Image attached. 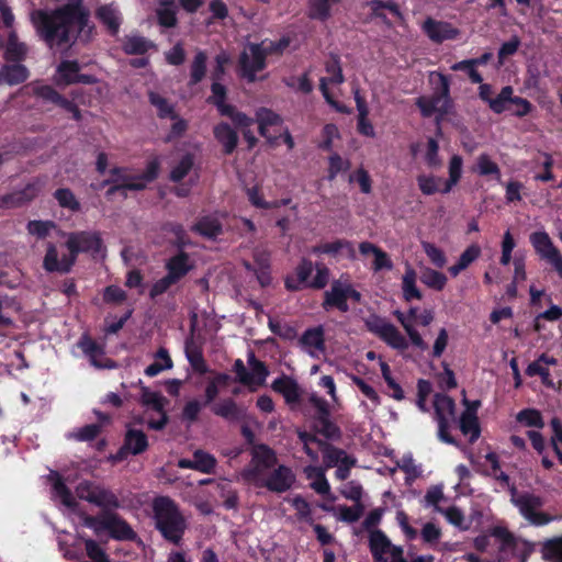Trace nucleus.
I'll return each mask as SVG.
<instances>
[{
	"label": "nucleus",
	"mask_w": 562,
	"mask_h": 562,
	"mask_svg": "<svg viewBox=\"0 0 562 562\" xmlns=\"http://www.w3.org/2000/svg\"><path fill=\"white\" fill-rule=\"evenodd\" d=\"M248 366L249 368H246L244 362L238 359L234 364V371L240 383L255 390L265 383L269 372L263 362L257 360L254 353L248 357Z\"/></svg>",
	"instance_id": "nucleus-15"
},
{
	"label": "nucleus",
	"mask_w": 562,
	"mask_h": 562,
	"mask_svg": "<svg viewBox=\"0 0 562 562\" xmlns=\"http://www.w3.org/2000/svg\"><path fill=\"white\" fill-rule=\"evenodd\" d=\"M420 281L428 288L441 291L447 284V277L435 269L425 268L420 274Z\"/></svg>",
	"instance_id": "nucleus-53"
},
{
	"label": "nucleus",
	"mask_w": 562,
	"mask_h": 562,
	"mask_svg": "<svg viewBox=\"0 0 562 562\" xmlns=\"http://www.w3.org/2000/svg\"><path fill=\"white\" fill-rule=\"evenodd\" d=\"M312 272V261L303 259L295 269V276H290L285 279V288L290 291H296L303 288H308Z\"/></svg>",
	"instance_id": "nucleus-32"
},
{
	"label": "nucleus",
	"mask_w": 562,
	"mask_h": 562,
	"mask_svg": "<svg viewBox=\"0 0 562 562\" xmlns=\"http://www.w3.org/2000/svg\"><path fill=\"white\" fill-rule=\"evenodd\" d=\"M193 169V157L191 155H186L181 158V160L171 169L170 179L173 182L181 181L184 177L190 175Z\"/></svg>",
	"instance_id": "nucleus-61"
},
{
	"label": "nucleus",
	"mask_w": 562,
	"mask_h": 562,
	"mask_svg": "<svg viewBox=\"0 0 562 562\" xmlns=\"http://www.w3.org/2000/svg\"><path fill=\"white\" fill-rule=\"evenodd\" d=\"M435 418L438 423V438L446 443L454 445V439L449 435L450 420L454 419V401L446 394H436L434 398Z\"/></svg>",
	"instance_id": "nucleus-13"
},
{
	"label": "nucleus",
	"mask_w": 562,
	"mask_h": 562,
	"mask_svg": "<svg viewBox=\"0 0 562 562\" xmlns=\"http://www.w3.org/2000/svg\"><path fill=\"white\" fill-rule=\"evenodd\" d=\"M463 171V159L459 155H453L448 165L449 178L445 180L441 193L447 194L458 184L461 180Z\"/></svg>",
	"instance_id": "nucleus-43"
},
{
	"label": "nucleus",
	"mask_w": 562,
	"mask_h": 562,
	"mask_svg": "<svg viewBox=\"0 0 562 562\" xmlns=\"http://www.w3.org/2000/svg\"><path fill=\"white\" fill-rule=\"evenodd\" d=\"M325 468H337L336 477L340 481L346 480L351 468L356 464V459L349 456L345 450L328 446L325 443L322 448Z\"/></svg>",
	"instance_id": "nucleus-17"
},
{
	"label": "nucleus",
	"mask_w": 562,
	"mask_h": 562,
	"mask_svg": "<svg viewBox=\"0 0 562 562\" xmlns=\"http://www.w3.org/2000/svg\"><path fill=\"white\" fill-rule=\"evenodd\" d=\"M341 0H310L308 15L312 19L326 21L331 15V8Z\"/></svg>",
	"instance_id": "nucleus-47"
},
{
	"label": "nucleus",
	"mask_w": 562,
	"mask_h": 562,
	"mask_svg": "<svg viewBox=\"0 0 562 562\" xmlns=\"http://www.w3.org/2000/svg\"><path fill=\"white\" fill-rule=\"evenodd\" d=\"M159 161L157 159L149 161L142 175H132L125 169L114 168L111 170L112 179L104 181V184L113 183L108 194H113L116 191L142 190L157 177Z\"/></svg>",
	"instance_id": "nucleus-6"
},
{
	"label": "nucleus",
	"mask_w": 562,
	"mask_h": 562,
	"mask_svg": "<svg viewBox=\"0 0 562 562\" xmlns=\"http://www.w3.org/2000/svg\"><path fill=\"white\" fill-rule=\"evenodd\" d=\"M207 56L204 52H198L192 60L190 69V83H199L205 76Z\"/></svg>",
	"instance_id": "nucleus-56"
},
{
	"label": "nucleus",
	"mask_w": 562,
	"mask_h": 562,
	"mask_svg": "<svg viewBox=\"0 0 562 562\" xmlns=\"http://www.w3.org/2000/svg\"><path fill=\"white\" fill-rule=\"evenodd\" d=\"M394 315H395L396 319L398 321V323L403 326L405 333L407 334V336L409 338L411 344L422 351L427 350V348H428L427 342L423 339L422 335L414 327L408 315L401 311H395Z\"/></svg>",
	"instance_id": "nucleus-40"
},
{
	"label": "nucleus",
	"mask_w": 562,
	"mask_h": 562,
	"mask_svg": "<svg viewBox=\"0 0 562 562\" xmlns=\"http://www.w3.org/2000/svg\"><path fill=\"white\" fill-rule=\"evenodd\" d=\"M278 459L272 449L265 445L255 446L249 464L240 472V479L249 485L261 487Z\"/></svg>",
	"instance_id": "nucleus-4"
},
{
	"label": "nucleus",
	"mask_w": 562,
	"mask_h": 562,
	"mask_svg": "<svg viewBox=\"0 0 562 562\" xmlns=\"http://www.w3.org/2000/svg\"><path fill=\"white\" fill-rule=\"evenodd\" d=\"M153 46L151 42L139 35H130L123 43L127 54H144Z\"/></svg>",
	"instance_id": "nucleus-57"
},
{
	"label": "nucleus",
	"mask_w": 562,
	"mask_h": 562,
	"mask_svg": "<svg viewBox=\"0 0 562 562\" xmlns=\"http://www.w3.org/2000/svg\"><path fill=\"white\" fill-rule=\"evenodd\" d=\"M272 389L280 393L290 405L296 404L301 397V389L295 380L289 376H281L273 381Z\"/></svg>",
	"instance_id": "nucleus-34"
},
{
	"label": "nucleus",
	"mask_w": 562,
	"mask_h": 562,
	"mask_svg": "<svg viewBox=\"0 0 562 562\" xmlns=\"http://www.w3.org/2000/svg\"><path fill=\"white\" fill-rule=\"evenodd\" d=\"M166 268L167 273L178 282L193 268V262L189 255L180 252L168 260Z\"/></svg>",
	"instance_id": "nucleus-35"
},
{
	"label": "nucleus",
	"mask_w": 562,
	"mask_h": 562,
	"mask_svg": "<svg viewBox=\"0 0 562 562\" xmlns=\"http://www.w3.org/2000/svg\"><path fill=\"white\" fill-rule=\"evenodd\" d=\"M147 437L143 431L128 429L121 452L127 451L135 456L144 452L147 449Z\"/></svg>",
	"instance_id": "nucleus-42"
},
{
	"label": "nucleus",
	"mask_w": 562,
	"mask_h": 562,
	"mask_svg": "<svg viewBox=\"0 0 562 562\" xmlns=\"http://www.w3.org/2000/svg\"><path fill=\"white\" fill-rule=\"evenodd\" d=\"M86 525L97 531L105 530L119 540H130L135 537V532L130 525L113 513H104L99 517L87 518Z\"/></svg>",
	"instance_id": "nucleus-11"
},
{
	"label": "nucleus",
	"mask_w": 562,
	"mask_h": 562,
	"mask_svg": "<svg viewBox=\"0 0 562 562\" xmlns=\"http://www.w3.org/2000/svg\"><path fill=\"white\" fill-rule=\"evenodd\" d=\"M312 252L315 255H329L334 257L341 255L346 258H355V249L352 244L344 239H337L315 246L312 248Z\"/></svg>",
	"instance_id": "nucleus-31"
},
{
	"label": "nucleus",
	"mask_w": 562,
	"mask_h": 562,
	"mask_svg": "<svg viewBox=\"0 0 562 562\" xmlns=\"http://www.w3.org/2000/svg\"><path fill=\"white\" fill-rule=\"evenodd\" d=\"M295 482L293 471L283 464H278L271 470L261 487L270 492L283 493L289 491Z\"/></svg>",
	"instance_id": "nucleus-23"
},
{
	"label": "nucleus",
	"mask_w": 562,
	"mask_h": 562,
	"mask_svg": "<svg viewBox=\"0 0 562 562\" xmlns=\"http://www.w3.org/2000/svg\"><path fill=\"white\" fill-rule=\"evenodd\" d=\"M465 409L459 418V427L464 436H469L470 442H474L480 437V426L477 422L476 412L480 407V401L463 400Z\"/></svg>",
	"instance_id": "nucleus-25"
},
{
	"label": "nucleus",
	"mask_w": 562,
	"mask_h": 562,
	"mask_svg": "<svg viewBox=\"0 0 562 562\" xmlns=\"http://www.w3.org/2000/svg\"><path fill=\"white\" fill-rule=\"evenodd\" d=\"M172 368V360L165 348H159L155 355V361L145 369V374L156 376L164 370Z\"/></svg>",
	"instance_id": "nucleus-51"
},
{
	"label": "nucleus",
	"mask_w": 562,
	"mask_h": 562,
	"mask_svg": "<svg viewBox=\"0 0 562 562\" xmlns=\"http://www.w3.org/2000/svg\"><path fill=\"white\" fill-rule=\"evenodd\" d=\"M417 274L415 270L407 266L405 269V273L402 278V291L403 297L405 301L409 302L412 300H420L422 293L416 285Z\"/></svg>",
	"instance_id": "nucleus-45"
},
{
	"label": "nucleus",
	"mask_w": 562,
	"mask_h": 562,
	"mask_svg": "<svg viewBox=\"0 0 562 562\" xmlns=\"http://www.w3.org/2000/svg\"><path fill=\"white\" fill-rule=\"evenodd\" d=\"M529 239L540 259L547 261L562 280V254L553 244L549 234L544 231H538L532 233Z\"/></svg>",
	"instance_id": "nucleus-12"
},
{
	"label": "nucleus",
	"mask_w": 562,
	"mask_h": 562,
	"mask_svg": "<svg viewBox=\"0 0 562 562\" xmlns=\"http://www.w3.org/2000/svg\"><path fill=\"white\" fill-rule=\"evenodd\" d=\"M370 550L376 562H407L401 547L394 546L380 531H373L369 538Z\"/></svg>",
	"instance_id": "nucleus-14"
},
{
	"label": "nucleus",
	"mask_w": 562,
	"mask_h": 562,
	"mask_svg": "<svg viewBox=\"0 0 562 562\" xmlns=\"http://www.w3.org/2000/svg\"><path fill=\"white\" fill-rule=\"evenodd\" d=\"M308 403L316 411L315 428L317 431L327 438L336 437L339 431L338 428L329 419V403L315 392L310 394Z\"/></svg>",
	"instance_id": "nucleus-19"
},
{
	"label": "nucleus",
	"mask_w": 562,
	"mask_h": 562,
	"mask_svg": "<svg viewBox=\"0 0 562 562\" xmlns=\"http://www.w3.org/2000/svg\"><path fill=\"white\" fill-rule=\"evenodd\" d=\"M149 102L156 109L160 119H177L173 104L159 93L150 92Z\"/></svg>",
	"instance_id": "nucleus-50"
},
{
	"label": "nucleus",
	"mask_w": 562,
	"mask_h": 562,
	"mask_svg": "<svg viewBox=\"0 0 562 562\" xmlns=\"http://www.w3.org/2000/svg\"><path fill=\"white\" fill-rule=\"evenodd\" d=\"M542 557L550 562H562V537L547 540L542 546Z\"/></svg>",
	"instance_id": "nucleus-60"
},
{
	"label": "nucleus",
	"mask_w": 562,
	"mask_h": 562,
	"mask_svg": "<svg viewBox=\"0 0 562 562\" xmlns=\"http://www.w3.org/2000/svg\"><path fill=\"white\" fill-rule=\"evenodd\" d=\"M368 329L382 339L387 346L398 351H404L408 348L409 342L404 335L390 323L387 319L371 315L366 321Z\"/></svg>",
	"instance_id": "nucleus-8"
},
{
	"label": "nucleus",
	"mask_w": 562,
	"mask_h": 562,
	"mask_svg": "<svg viewBox=\"0 0 562 562\" xmlns=\"http://www.w3.org/2000/svg\"><path fill=\"white\" fill-rule=\"evenodd\" d=\"M513 97V87L506 86L501 90V92L495 98H492V100L488 103V106L494 113L501 114L507 110V106L510 104Z\"/></svg>",
	"instance_id": "nucleus-55"
},
{
	"label": "nucleus",
	"mask_w": 562,
	"mask_h": 562,
	"mask_svg": "<svg viewBox=\"0 0 562 562\" xmlns=\"http://www.w3.org/2000/svg\"><path fill=\"white\" fill-rule=\"evenodd\" d=\"M38 193L36 184H27L22 191L13 192L0 199V206L13 207L33 200Z\"/></svg>",
	"instance_id": "nucleus-38"
},
{
	"label": "nucleus",
	"mask_w": 562,
	"mask_h": 562,
	"mask_svg": "<svg viewBox=\"0 0 562 562\" xmlns=\"http://www.w3.org/2000/svg\"><path fill=\"white\" fill-rule=\"evenodd\" d=\"M304 474L311 481V487L321 495H326L330 491L329 483L325 476V468L318 465H307L304 468Z\"/></svg>",
	"instance_id": "nucleus-36"
},
{
	"label": "nucleus",
	"mask_w": 562,
	"mask_h": 562,
	"mask_svg": "<svg viewBox=\"0 0 562 562\" xmlns=\"http://www.w3.org/2000/svg\"><path fill=\"white\" fill-rule=\"evenodd\" d=\"M443 182L440 177L434 175H420L417 177L418 188L425 195H431L437 192L441 193Z\"/></svg>",
	"instance_id": "nucleus-54"
},
{
	"label": "nucleus",
	"mask_w": 562,
	"mask_h": 562,
	"mask_svg": "<svg viewBox=\"0 0 562 562\" xmlns=\"http://www.w3.org/2000/svg\"><path fill=\"white\" fill-rule=\"evenodd\" d=\"M85 544L87 555L90 559V561L85 562H110V559L105 554L104 550L94 540L88 539L86 540Z\"/></svg>",
	"instance_id": "nucleus-64"
},
{
	"label": "nucleus",
	"mask_w": 562,
	"mask_h": 562,
	"mask_svg": "<svg viewBox=\"0 0 562 562\" xmlns=\"http://www.w3.org/2000/svg\"><path fill=\"white\" fill-rule=\"evenodd\" d=\"M80 66L75 60H63L56 69L54 81L57 86H68L72 83L90 85L95 82V78L90 75H80Z\"/></svg>",
	"instance_id": "nucleus-20"
},
{
	"label": "nucleus",
	"mask_w": 562,
	"mask_h": 562,
	"mask_svg": "<svg viewBox=\"0 0 562 562\" xmlns=\"http://www.w3.org/2000/svg\"><path fill=\"white\" fill-rule=\"evenodd\" d=\"M157 18L161 26L173 27L177 24V4L175 1L160 0Z\"/></svg>",
	"instance_id": "nucleus-48"
},
{
	"label": "nucleus",
	"mask_w": 562,
	"mask_h": 562,
	"mask_svg": "<svg viewBox=\"0 0 562 562\" xmlns=\"http://www.w3.org/2000/svg\"><path fill=\"white\" fill-rule=\"evenodd\" d=\"M224 214L214 213L200 217L198 222L192 225L191 231L202 237L214 239L222 233V221Z\"/></svg>",
	"instance_id": "nucleus-28"
},
{
	"label": "nucleus",
	"mask_w": 562,
	"mask_h": 562,
	"mask_svg": "<svg viewBox=\"0 0 562 562\" xmlns=\"http://www.w3.org/2000/svg\"><path fill=\"white\" fill-rule=\"evenodd\" d=\"M440 81V90L430 97H419L416 105L419 108L423 116L429 117L434 114L443 115L450 108L449 81L442 74H437Z\"/></svg>",
	"instance_id": "nucleus-10"
},
{
	"label": "nucleus",
	"mask_w": 562,
	"mask_h": 562,
	"mask_svg": "<svg viewBox=\"0 0 562 562\" xmlns=\"http://www.w3.org/2000/svg\"><path fill=\"white\" fill-rule=\"evenodd\" d=\"M212 412L221 416L228 422H238L245 417V409L237 406V404L231 400H223L212 406Z\"/></svg>",
	"instance_id": "nucleus-37"
},
{
	"label": "nucleus",
	"mask_w": 562,
	"mask_h": 562,
	"mask_svg": "<svg viewBox=\"0 0 562 562\" xmlns=\"http://www.w3.org/2000/svg\"><path fill=\"white\" fill-rule=\"evenodd\" d=\"M65 237V246L68 249V255L64 256L60 261H57L56 251L53 246L46 248L43 268L47 272L68 273L75 265L79 252H89L92 256L103 254V244L98 232H75L66 234Z\"/></svg>",
	"instance_id": "nucleus-2"
},
{
	"label": "nucleus",
	"mask_w": 562,
	"mask_h": 562,
	"mask_svg": "<svg viewBox=\"0 0 562 562\" xmlns=\"http://www.w3.org/2000/svg\"><path fill=\"white\" fill-rule=\"evenodd\" d=\"M78 347L89 358L91 366L98 369L114 368V363L111 360H100L101 358H103V349L88 336H82L80 338V340L78 341Z\"/></svg>",
	"instance_id": "nucleus-30"
},
{
	"label": "nucleus",
	"mask_w": 562,
	"mask_h": 562,
	"mask_svg": "<svg viewBox=\"0 0 562 562\" xmlns=\"http://www.w3.org/2000/svg\"><path fill=\"white\" fill-rule=\"evenodd\" d=\"M214 136L223 145L225 154H232L237 146L238 135L227 123L217 124Z\"/></svg>",
	"instance_id": "nucleus-39"
},
{
	"label": "nucleus",
	"mask_w": 562,
	"mask_h": 562,
	"mask_svg": "<svg viewBox=\"0 0 562 562\" xmlns=\"http://www.w3.org/2000/svg\"><path fill=\"white\" fill-rule=\"evenodd\" d=\"M256 122L260 134L270 144H274L278 138L277 133L283 130L281 116L269 109L261 108L256 112Z\"/></svg>",
	"instance_id": "nucleus-24"
},
{
	"label": "nucleus",
	"mask_w": 562,
	"mask_h": 562,
	"mask_svg": "<svg viewBox=\"0 0 562 562\" xmlns=\"http://www.w3.org/2000/svg\"><path fill=\"white\" fill-rule=\"evenodd\" d=\"M302 349L313 358H319L325 352L323 326L307 328L300 338Z\"/></svg>",
	"instance_id": "nucleus-26"
},
{
	"label": "nucleus",
	"mask_w": 562,
	"mask_h": 562,
	"mask_svg": "<svg viewBox=\"0 0 562 562\" xmlns=\"http://www.w3.org/2000/svg\"><path fill=\"white\" fill-rule=\"evenodd\" d=\"M97 18L112 35H116L119 33L122 16L115 3L101 5L97 10Z\"/></svg>",
	"instance_id": "nucleus-33"
},
{
	"label": "nucleus",
	"mask_w": 562,
	"mask_h": 562,
	"mask_svg": "<svg viewBox=\"0 0 562 562\" xmlns=\"http://www.w3.org/2000/svg\"><path fill=\"white\" fill-rule=\"evenodd\" d=\"M481 256V247L476 244L470 245L459 257L458 261L449 268V273L454 278L465 270Z\"/></svg>",
	"instance_id": "nucleus-44"
},
{
	"label": "nucleus",
	"mask_w": 562,
	"mask_h": 562,
	"mask_svg": "<svg viewBox=\"0 0 562 562\" xmlns=\"http://www.w3.org/2000/svg\"><path fill=\"white\" fill-rule=\"evenodd\" d=\"M0 12L5 27L9 29V36L5 46V58L9 60H21L26 55V46L19 42L12 30L14 15L5 0H0Z\"/></svg>",
	"instance_id": "nucleus-18"
},
{
	"label": "nucleus",
	"mask_w": 562,
	"mask_h": 562,
	"mask_svg": "<svg viewBox=\"0 0 562 562\" xmlns=\"http://www.w3.org/2000/svg\"><path fill=\"white\" fill-rule=\"evenodd\" d=\"M193 459L195 463V470L202 473H211L216 464L215 458L202 450H196L193 453Z\"/></svg>",
	"instance_id": "nucleus-62"
},
{
	"label": "nucleus",
	"mask_w": 562,
	"mask_h": 562,
	"mask_svg": "<svg viewBox=\"0 0 562 562\" xmlns=\"http://www.w3.org/2000/svg\"><path fill=\"white\" fill-rule=\"evenodd\" d=\"M473 171L481 177H492L497 182H501L502 173L498 165L487 155L481 154L477 156Z\"/></svg>",
	"instance_id": "nucleus-41"
},
{
	"label": "nucleus",
	"mask_w": 562,
	"mask_h": 562,
	"mask_svg": "<svg viewBox=\"0 0 562 562\" xmlns=\"http://www.w3.org/2000/svg\"><path fill=\"white\" fill-rule=\"evenodd\" d=\"M423 31L434 43L457 40L461 31L446 21H439L428 18L423 23Z\"/></svg>",
	"instance_id": "nucleus-22"
},
{
	"label": "nucleus",
	"mask_w": 562,
	"mask_h": 562,
	"mask_svg": "<svg viewBox=\"0 0 562 562\" xmlns=\"http://www.w3.org/2000/svg\"><path fill=\"white\" fill-rule=\"evenodd\" d=\"M348 299L359 302L361 294L355 290L349 282L337 280L333 282L330 290L325 292L323 306L326 310L337 307L341 312H347L349 310L347 304Z\"/></svg>",
	"instance_id": "nucleus-16"
},
{
	"label": "nucleus",
	"mask_w": 562,
	"mask_h": 562,
	"mask_svg": "<svg viewBox=\"0 0 562 562\" xmlns=\"http://www.w3.org/2000/svg\"><path fill=\"white\" fill-rule=\"evenodd\" d=\"M212 95L210 97V102H212L221 114L231 113L232 105L225 103L226 98V89L218 81H213L212 83Z\"/></svg>",
	"instance_id": "nucleus-58"
},
{
	"label": "nucleus",
	"mask_w": 562,
	"mask_h": 562,
	"mask_svg": "<svg viewBox=\"0 0 562 562\" xmlns=\"http://www.w3.org/2000/svg\"><path fill=\"white\" fill-rule=\"evenodd\" d=\"M151 507L156 528L162 537L175 544L180 543L187 522L177 504L170 497L158 496Z\"/></svg>",
	"instance_id": "nucleus-3"
},
{
	"label": "nucleus",
	"mask_w": 562,
	"mask_h": 562,
	"mask_svg": "<svg viewBox=\"0 0 562 562\" xmlns=\"http://www.w3.org/2000/svg\"><path fill=\"white\" fill-rule=\"evenodd\" d=\"M49 480L53 484V498L55 502L64 507L67 513H75L77 510V502L70 491L67 488L65 483L58 473L53 472L49 475Z\"/></svg>",
	"instance_id": "nucleus-27"
},
{
	"label": "nucleus",
	"mask_w": 562,
	"mask_h": 562,
	"mask_svg": "<svg viewBox=\"0 0 562 562\" xmlns=\"http://www.w3.org/2000/svg\"><path fill=\"white\" fill-rule=\"evenodd\" d=\"M0 74L1 83L5 82L10 86L24 82L29 77V70L26 67L20 64L3 66Z\"/></svg>",
	"instance_id": "nucleus-46"
},
{
	"label": "nucleus",
	"mask_w": 562,
	"mask_h": 562,
	"mask_svg": "<svg viewBox=\"0 0 562 562\" xmlns=\"http://www.w3.org/2000/svg\"><path fill=\"white\" fill-rule=\"evenodd\" d=\"M359 251L362 256L373 257L371 268L374 272L393 269V262L390 256L374 244L369 241H362L359 245Z\"/></svg>",
	"instance_id": "nucleus-29"
},
{
	"label": "nucleus",
	"mask_w": 562,
	"mask_h": 562,
	"mask_svg": "<svg viewBox=\"0 0 562 562\" xmlns=\"http://www.w3.org/2000/svg\"><path fill=\"white\" fill-rule=\"evenodd\" d=\"M325 70L327 76L321 78V80H326V88H328L329 85L339 86L345 81V77L342 75V69L338 56H330V58L325 64Z\"/></svg>",
	"instance_id": "nucleus-49"
},
{
	"label": "nucleus",
	"mask_w": 562,
	"mask_h": 562,
	"mask_svg": "<svg viewBox=\"0 0 562 562\" xmlns=\"http://www.w3.org/2000/svg\"><path fill=\"white\" fill-rule=\"evenodd\" d=\"M349 182H355L359 186L360 191L364 194H370L372 191V181L369 172L362 167L355 170L349 176Z\"/></svg>",
	"instance_id": "nucleus-63"
},
{
	"label": "nucleus",
	"mask_w": 562,
	"mask_h": 562,
	"mask_svg": "<svg viewBox=\"0 0 562 562\" xmlns=\"http://www.w3.org/2000/svg\"><path fill=\"white\" fill-rule=\"evenodd\" d=\"M288 44V41H281L277 46L271 42L246 45L239 59L241 76L248 81H254L257 78V72L266 67L267 55L272 50L283 49Z\"/></svg>",
	"instance_id": "nucleus-5"
},
{
	"label": "nucleus",
	"mask_w": 562,
	"mask_h": 562,
	"mask_svg": "<svg viewBox=\"0 0 562 562\" xmlns=\"http://www.w3.org/2000/svg\"><path fill=\"white\" fill-rule=\"evenodd\" d=\"M142 403L147 407V409H150L157 413L158 415V419H148V427L155 430L162 429L167 423V415L165 413V397L158 392H154L147 387H143Z\"/></svg>",
	"instance_id": "nucleus-21"
},
{
	"label": "nucleus",
	"mask_w": 562,
	"mask_h": 562,
	"mask_svg": "<svg viewBox=\"0 0 562 562\" xmlns=\"http://www.w3.org/2000/svg\"><path fill=\"white\" fill-rule=\"evenodd\" d=\"M80 499L87 501L104 510H112L120 506L117 496L102 485L90 481H82L76 487Z\"/></svg>",
	"instance_id": "nucleus-9"
},
{
	"label": "nucleus",
	"mask_w": 562,
	"mask_h": 562,
	"mask_svg": "<svg viewBox=\"0 0 562 562\" xmlns=\"http://www.w3.org/2000/svg\"><path fill=\"white\" fill-rule=\"evenodd\" d=\"M69 3L52 13L36 11L32 14L41 36L49 47H63L77 36L88 37L92 27L88 23V12L81 0Z\"/></svg>",
	"instance_id": "nucleus-1"
},
{
	"label": "nucleus",
	"mask_w": 562,
	"mask_h": 562,
	"mask_svg": "<svg viewBox=\"0 0 562 562\" xmlns=\"http://www.w3.org/2000/svg\"><path fill=\"white\" fill-rule=\"evenodd\" d=\"M510 492L513 504L531 525L544 526L553 520V517L539 510L543 505L541 497L531 493L519 494L515 487H512Z\"/></svg>",
	"instance_id": "nucleus-7"
},
{
	"label": "nucleus",
	"mask_w": 562,
	"mask_h": 562,
	"mask_svg": "<svg viewBox=\"0 0 562 562\" xmlns=\"http://www.w3.org/2000/svg\"><path fill=\"white\" fill-rule=\"evenodd\" d=\"M422 248L427 255L429 261L437 268H443L447 263L445 251L430 241L423 240Z\"/></svg>",
	"instance_id": "nucleus-59"
},
{
	"label": "nucleus",
	"mask_w": 562,
	"mask_h": 562,
	"mask_svg": "<svg viewBox=\"0 0 562 562\" xmlns=\"http://www.w3.org/2000/svg\"><path fill=\"white\" fill-rule=\"evenodd\" d=\"M516 420L525 427L542 429L544 420L541 413L535 408H525L516 415Z\"/></svg>",
	"instance_id": "nucleus-52"
}]
</instances>
